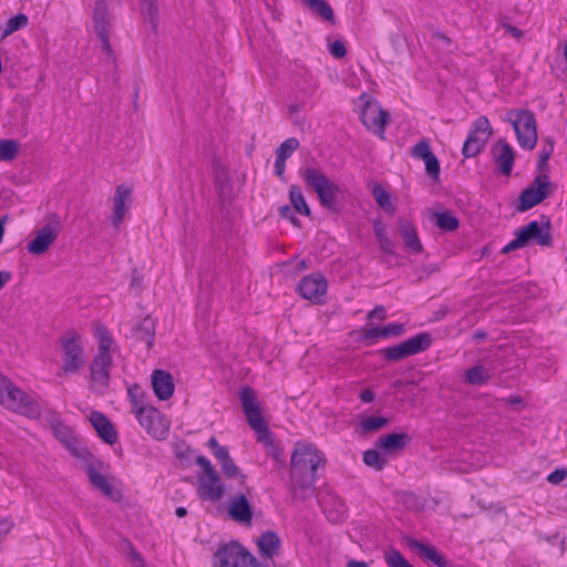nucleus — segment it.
<instances>
[{
	"instance_id": "obj_8",
	"label": "nucleus",
	"mask_w": 567,
	"mask_h": 567,
	"mask_svg": "<svg viewBox=\"0 0 567 567\" xmlns=\"http://www.w3.org/2000/svg\"><path fill=\"white\" fill-rule=\"evenodd\" d=\"M432 344V337L427 332H421L393 347L381 350L383 358L388 361H400L408 357L427 350Z\"/></svg>"
},
{
	"instance_id": "obj_51",
	"label": "nucleus",
	"mask_w": 567,
	"mask_h": 567,
	"mask_svg": "<svg viewBox=\"0 0 567 567\" xmlns=\"http://www.w3.org/2000/svg\"><path fill=\"white\" fill-rule=\"evenodd\" d=\"M553 152V145H549L548 148L542 150L539 153V158L537 163V169L539 174H546L545 169L547 168V162L551 155Z\"/></svg>"
},
{
	"instance_id": "obj_24",
	"label": "nucleus",
	"mask_w": 567,
	"mask_h": 567,
	"mask_svg": "<svg viewBox=\"0 0 567 567\" xmlns=\"http://www.w3.org/2000/svg\"><path fill=\"white\" fill-rule=\"evenodd\" d=\"M411 442V437L406 433H390L379 436L375 446L386 454H394L405 449Z\"/></svg>"
},
{
	"instance_id": "obj_31",
	"label": "nucleus",
	"mask_w": 567,
	"mask_h": 567,
	"mask_svg": "<svg viewBox=\"0 0 567 567\" xmlns=\"http://www.w3.org/2000/svg\"><path fill=\"white\" fill-rule=\"evenodd\" d=\"M489 379V370L482 364H476L465 371V381L472 385H483L487 383Z\"/></svg>"
},
{
	"instance_id": "obj_4",
	"label": "nucleus",
	"mask_w": 567,
	"mask_h": 567,
	"mask_svg": "<svg viewBox=\"0 0 567 567\" xmlns=\"http://www.w3.org/2000/svg\"><path fill=\"white\" fill-rule=\"evenodd\" d=\"M542 218L546 219L543 224H539L537 220H533L528 223L526 226L516 230V238L509 241L507 245H505L502 248V252L508 254L511 251L525 247L530 241H535L536 244L543 247H550L553 240L549 233V220L544 216Z\"/></svg>"
},
{
	"instance_id": "obj_41",
	"label": "nucleus",
	"mask_w": 567,
	"mask_h": 567,
	"mask_svg": "<svg viewBox=\"0 0 567 567\" xmlns=\"http://www.w3.org/2000/svg\"><path fill=\"white\" fill-rule=\"evenodd\" d=\"M19 145L13 140L0 141V161H12L18 155Z\"/></svg>"
},
{
	"instance_id": "obj_50",
	"label": "nucleus",
	"mask_w": 567,
	"mask_h": 567,
	"mask_svg": "<svg viewBox=\"0 0 567 567\" xmlns=\"http://www.w3.org/2000/svg\"><path fill=\"white\" fill-rule=\"evenodd\" d=\"M404 330L405 329L403 323H389L382 327V333H384V338L401 336Z\"/></svg>"
},
{
	"instance_id": "obj_35",
	"label": "nucleus",
	"mask_w": 567,
	"mask_h": 567,
	"mask_svg": "<svg viewBox=\"0 0 567 567\" xmlns=\"http://www.w3.org/2000/svg\"><path fill=\"white\" fill-rule=\"evenodd\" d=\"M363 463L374 468L375 471H381L386 464V457L383 456L380 452V449L375 446V449H370L363 452Z\"/></svg>"
},
{
	"instance_id": "obj_19",
	"label": "nucleus",
	"mask_w": 567,
	"mask_h": 567,
	"mask_svg": "<svg viewBox=\"0 0 567 567\" xmlns=\"http://www.w3.org/2000/svg\"><path fill=\"white\" fill-rule=\"evenodd\" d=\"M131 193L132 189L124 184L118 185L115 189L113 197V215L111 219L115 229L120 228L128 210L127 203L130 202Z\"/></svg>"
},
{
	"instance_id": "obj_22",
	"label": "nucleus",
	"mask_w": 567,
	"mask_h": 567,
	"mask_svg": "<svg viewBox=\"0 0 567 567\" xmlns=\"http://www.w3.org/2000/svg\"><path fill=\"white\" fill-rule=\"evenodd\" d=\"M90 422L99 436L107 444H114L117 441V432L111 421L101 412L93 411L90 414Z\"/></svg>"
},
{
	"instance_id": "obj_36",
	"label": "nucleus",
	"mask_w": 567,
	"mask_h": 567,
	"mask_svg": "<svg viewBox=\"0 0 567 567\" xmlns=\"http://www.w3.org/2000/svg\"><path fill=\"white\" fill-rule=\"evenodd\" d=\"M256 437L258 442L264 443L266 454L274 457L275 460H279L280 457V449L275 444L271 433L266 425L265 434L260 432H256Z\"/></svg>"
},
{
	"instance_id": "obj_5",
	"label": "nucleus",
	"mask_w": 567,
	"mask_h": 567,
	"mask_svg": "<svg viewBox=\"0 0 567 567\" xmlns=\"http://www.w3.org/2000/svg\"><path fill=\"white\" fill-rule=\"evenodd\" d=\"M507 121L512 123L517 142L524 150L532 151L537 144V126L534 113L527 110H511Z\"/></svg>"
},
{
	"instance_id": "obj_60",
	"label": "nucleus",
	"mask_w": 567,
	"mask_h": 567,
	"mask_svg": "<svg viewBox=\"0 0 567 567\" xmlns=\"http://www.w3.org/2000/svg\"><path fill=\"white\" fill-rule=\"evenodd\" d=\"M285 169H286V159H282L281 157H276L275 162V173L278 177L284 178L285 176Z\"/></svg>"
},
{
	"instance_id": "obj_47",
	"label": "nucleus",
	"mask_w": 567,
	"mask_h": 567,
	"mask_svg": "<svg viewBox=\"0 0 567 567\" xmlns=\"http://www.w3.org/2000/svg\"><path fill=\"white\" fill-rule=\"evenodd\" d=\"M425 164V171L432 181L437 182L440 178L441 166L437 157L433 154L423 161Z\"/></svg>"
},
{
	"instance_id": "obj_18",
	"label": "nucleus",
	"mask_w": 567,
	"mask_h": 567,
	"mask_svg": "<svg viewBox=\"0 0 567 567\" xmlns=\"http://www.w3.org/2000/svg\"><path fill=\"white\" fill-rule=\"evenodd\" d=\"M89 482L95 489L100 491L103 495L109 498L114 496V487L109 482L106 476L101 473L102 462L94 460L87 461L84 465Z\"/></svg>"
},
{
	"instance_id": "obj_6",
	"label": "nucleus",
	"mask_w": 567,
	"mask_h": 567,
	"mask_svg": "<svg viewBox=\"0 0 567 567\" xmlns=\"http://www.w3.org/2000/svg\"><path fill=\"white\" fill-rule=\"evenodd\" d=\"M0 404L8 410L28 417H39L40 415L38 404L11 380H9L8 384L2 389Z\"/></svg>"
},
{
	"instance_id": "obj_42",
	"label": "nucleus",
	"mask_w": 567,
	"mask_h": 567,
	"mask_svg": "<svg viewBox=\"0 0 567 567\" xmlns=\"http://www.w3.org/2000/svg\"><path fill=\"white\" fill-rule=\"evenodd\" d=\"M299 141L296 137H290L284 141L276 150V157L287 159L291 154L299 148Z\"/></svg>"
},
{
	"instance_id": "obj_1",
	"label": "nucleus",
	"mask_w": 567,
	"mask_h": 567,
	"mask_svg": "<svg viewBox=\"0 0 567 567\" xmlns=\"http://www.w3.org/2000/svg\"><path fill=\"white\" fill-rule=\"evenodd\" d=\"M323 455L309 443H297L290 460V491L295 498L312 497L317 471L324 464Z\"/></svg>"
},
{
	"instance_id": "obj_48",
	"label": "nucleus",
	"mask_w": 567,
	"mask_h": 567,
	"mask_svg": "<svg viewBox=\"0 0 567 567\" xmlns=\"http://www.w3.org/2000/svg\"><path fill=\"white\" fill-rule=\"evenodd\" d=\"M403 504L410 509L419 511L423 508V501L412 492L402 495Z\"/></svg>"
},
{
	"instance_id": "obj_16",
	"label": "nucleus",
	"mask_w": 567,
	"mask_h": 567,
	"mask_svg": "<svg viewBox=\"0 0 567 567\" xmlns=\"http://www.w3.org/2000/svg\"><path fill=\"white\" fill-rule=\"evenodd\" d=\"M404 542L410 550L416 553L424 561L437 567H450L449 561L435 547L424 544L413 537H405Z\"/></svg>"
},
{
	"instance_id": "obj_49",
	"label": "nucleus",
	"mask_w": 567,
	"mask_h": 567,
	"mask_svg": "<svg viewBox=\"0 0 567 567\" xmlns=\"http://www.w3.org/2000/svg\"><path fill=\"white\" fill-rule=\"evenodd\" d=\"M278 212L281 218L289 220L293 226L298 228L301 227L300 220L296 217L289 205L279 207Z\"/></svg>"
},
{
	"instance_id": "obj_38",
	"label": "nucleus",
	"mask_w": 567,
	"mask_h": 567,
	"mask_svg": "<svg viewBox=\"0 0 567 567\" xmlns=\"http://www.w3.org/2000/svg\"><path fill=\"white\" fill-rule=\"evenodd\" d=\"M213 171L216 184L221 192L230 189V179L225 165L220 161H214Z\"/></svg>"
},
{
	"instance_id": "obj_32",
	"label": "nucleus",
	"mask_w": 567,
	"mask_h": 567,
	"mask_svg": "<svg viewBox=\"0 0 567 567\" xmlns=\"http://www.w3.org/2000/svg\"><path fill=\"white\" fill-rule=\"evenodd\" d=\"M289 200L296 213L303 216L310 215V208L305 199L301 188L298 185H291L289 188Z\"/></svg>"
},
{
	"instance_id": "obj_40",
	"label": "nucleus",
	"mask_w": 567,
	"mask_h": 567,
	"mask_svg": "<svg viewBox=\"0 0 567 567\" xmlns=\"http://www.w3.org/2000/svg\"><path fill=\"white\" fill-rule=\"evenodd\" d=\"M389 423V419L383 416H367L360 425L364 433H373L382 429Z\"/></svg>"
},
{
	"instance_id": "obj_44",
	"label": "nucleus",
	"mask_w": 567,
	"mask_h": 567,
	"mask_svg": "<svg viewBox=\"0 0 567 567\" xmlns=\"http://www.w3.org/2000/svg\"><path fill=\"white\" fill-rule=\"evenodd\" d=\"M384 560L389 567H413L396 549L386 551L384 554Z\"/></svg>"
},
{
	"instance_id": "obj_28",
	"label": "nucleus",
	"mask_w": 567,
	"mask_h": 567,
	"mask_svg": "<svg viewBox=\"0 0 567 567\" xmlns=\"http://www.w3.org/2000/svg\"><path fill=\"white\" fill-rule=\"evenodd\" d=\"M143 20L156 32L159 22L158 0H138Z\"/></svg>"
},
{
	"instance_id": "obj_55",
	"label": "nucleus",
	"mask_w": 567,
	"mask_h": 567,
	"mask_svg": "<svg viewBox=\"0 0 567 567\" xmlns=\"http://www.w3.org/2000/svg\"><path fill=\"white\" fill-rule=\"evenodd\" d=\"M207 445L209 446L212 453L216 458H218L220 455L228 451L227 447L219 445L216 437L214 436H212L208 440Z\"/></svg>"
},
{
	"instance_id": "obj_15",
	"label": "nucleus",
	"mask_w": 567,
	"mask_h": 567,
	"mask_svg": "<svg viewBox=\"0 0 567 567\" xmlns=\"http://www.w3.org/2000/svg\"><path fill=\"white\" fill-rule=\"evenodd\" d=\"M491 153L498 172L504 176H509L512 174L515 159V152L513 147L502 138L492 146Z\"/></svg>"
},
{
	"instance_id": "obj_9",
	"label": "nucleus",
	"mask_w": 567,
	"mask_h": 567,
	"mask_svg": "<svg viewBox=\"0 0 567 567\" xmlns=\"http://www.w3.org/2000/svg\"><path fill=\"white\" fill-rule=\"evenodd\" d=\"M551 192V184L547 174H538L533 182L519 195L515 210L524 213L544 199H546Z\"/></svg>"
},
{
	"instance_id": "obj_29",
	"label": "nucleus",
	"mask_w": 567,
	"mask_h": 567,
	"mask_svg": "<svg viewBox=\"0 0 567 567\" xmlns=\"http://www.w3.org/2000/svg\"><path fill=\"white\" fill-rule=\"evenodd\" d=\"M93 20L95 32L109 31V7L105 0H95L93 8Z\"/></svg>"
},
{
	"instance_id": "obj_37",
	"label": "nucleus",
	"mask_w": 567,
	"mask_h": 567,
	"mask_svg": "<svg viewBox=\"0 0 567 567\" xmlns=\"http://www.w3.org/2000/svg\"><path fill=\"white\" fill-rule=\"evenodd\" d=\"M372 194L380 207H382L386 213L394 214L395 208L391 203V197L386 189L381 185L375 184L373 186Z\"/></svg>"
},
{
	"instance_id": "obj_7",
	"label": "nucleus",
	"mask_w": 567,
	"mask_h": 567,
	"mask_svg": "<svg viewBox=\"0 0 567 567\" xmlns=\"http://www.w3.org/2000/svg\"><path fill=\"white\" fill-rule=\"evenodd\" d=\"M492 134L493 128L488 118L485 115L476 118L473 122L468 135L463 144V156L465 158L477 156L485 148Z\"/></svg>"
},
{
	"instance_id": "obj_25",
	"label": "nucleus",
	"mask_w": 567,
	"mask_h": 567,
	"mask_svg": "<svg viewBox=\"0 0 567 567\" xmlns=\"http://www.w3.org/2000/svg\"><path fill=\"white\" fill-rule=\"evenodd\" d=\"M155 332V321L150 316H146L132 328V338L136 341L144 342L146 348L151 349L154 344Z\"/></svg>"
},
{
	"instance_id": "obj_26",
	"label": "nucleus",
	"mask_w": 567,
	"mask_h": 567,
	"mask_svg": "<svg viewBox=\"0 0 567 567\" xmlns=\"http://www.w3.org/2000/svg\"><path fill=\"white\" fill-rule=\"evenodd\" d=\"M399 231L404 241L405 247L414 254H420L423 250L422 244L419 239L416 230L411 221L405 218L399 220Z\"/></svg>"
},
{
	"instance_id": "obj_21",
	"label": "nucleus",
	"mask_w": 567,
	"mask_h": 567,
	"mask_svg": "<svg viewBox=\"0 0 567 567\" xmlns=\"http://www.w3.org/2000/svg\"><path fill=\"white\" fill-rule=\"evenodd\" d=\"M228 514L235 522L250 525L254 512L247 497L244 494H238L230 499Z\"/></svg>"
},
{
	"instance_id": "obj_30",
	"label": "nucleus",
	"mask_w": 567,
	"mask_h": 567,
	"mask_svg": "<svg viewBox=\"0 0 567 567\" xmlns=\"http://www.w3.org/2000/svg\"><path fill=\"white\" fill-rule=\"evenodd\" d=\"M217 461L220 464L223 473L227 477H229V478L239 477L240 485L246 484L247 476L240 472L239 467L235 464L234 460L230 457L228 451L225 452L223 455H220L217 458Z\"/></svg>"
},
{
	"instance_id": "obj_57",
	"label": "nucleus",
	"mask_w": 567,
	"mask_h": 567,
	"mask_svg": "<svg viewBox=\"0 0 567 567\" xmlns=\"http://www.w3.org/2000/svg\"><path fill=\"white\" fill-rule=\"evenodd\" d=\"M566 476H567V470L558 468V470H555L554 472H551L547 476V481L551 484H558V483L563 482Z\"/></svg>"
},
{
	"instance_id": "obj_33",
	"label": "nucleus",
	"mask_w": 567,
	"mask_h": 567,
	"mask_svg": "<svg viewBox=\"0 0 567 567\" xmlns=\"http://www.w3.org/2000/svg\"><path fill=\"white\" fill-rule=\"evenodd\" d=\"M310 10L317 12L326 21L334 24V13L330 4L324 0H301Z\"/></svg>"
},
{
	"instance_id": "obj_23",
	"label": "nucleus",
	"mask_w": 567,
	"mask_h": 567,
	"mask_svg": "<svg viewBox=\"0 0 567 567\" xmlns=\"http://www.w3.org/2000/svg\"><path fill=\"white\" fill-rule=\"evenodd\" d=\"M152 385L155 395L162 401L169 399L175 389L172 374L159 369L152 373Z\"/></svg>"
},
{
	"instance_id": "obj_58",
	"label": "nucleus",
	"mask_w": 567,
	"mask_h": 567,
	"mask_svg": "<svg viewBox=\"0 0 567 567\" xmlns=\"http://www.w3.org/2000/svg\"><path fill=\"white\" fill-rule=\"evenodd\" d=\"M136 391H138L137 386L128 389V395L131 398L132 405L134 408V412L137 410V406H145L141 399L137 398Z\"/></svg>"
},
{
	"instance_id": "obj_52",
	"label": "nucleus",
	"mask_w": 567,
	"mask_h": 567,
	"mask_svg": "<svg viewBox=\"0 0 567 567\" xmlns=\"http://www.w3.org/2000/svg\"><path fill=\"white\" fill-rule=\"evenodd\" d=\"M329 52L334 58L341 59L347 54V49L341 40H336L330 44Z\"/></svg>"
},
{
	"instance_id": "obj_43",
	"label": "nucleus",
	"mask_w": 567,
	"mask_h": 567,
	"mask_svg": "<svg viewBox=\"0 0 567 567\" xmlns=\"http://www.w3.org/2000/svg\"><path fill=\"white\" fill-rule=\"evenodd\" d=\"M375 236H377L378 243L380 245V249L385 254L393 255L394 254V244L388 237L386 231L382 226H379V225L375 226Z\"/></svg>"
},
{
	"instance_id": "obj_11",
	"label": "nucleus",
	"mask_w": 567,
	"mask_h": 567,
	"mask_svg": "<svg viewBox=\"0 0 567 567\" xmlns=\"http://www.w3.org/2000/svg\"><path fill=\"white\" fill-rule=\"evenodd\" d=\"M240 402L243 411L247 417V422L255 432L265 434L266 422L262 417L256 392L252 388L246 385L240 390Z\"/></svg>"
},
{
	"instance_id": "obj_20",
	"label": "nucleus",
	"mask_w": 567,
	"mask_h": 567,
	"mask_svg": "<svg viewBox=\"0 0 567 567\" xmlns=\"http://www.w3.org/2000/svg\"><path fill=\"white\" fill-rule=\"evenodd\" d=\"M111 365V354L96 353L90 367L92 381L102 388H106L110 382Z\"/></svg>"
},
{
	"instance_id": "obj_53",
	"label": "nucleus",
	"mask_w": 567,
	"mask_h": 567,
	"mask_svg": "<svg viewBox=\"0 0 567 567\" xmlns=\"http://www.w3.org/2000/svg\"><path fill=\"white\" fill-rule=\"evenodd\" d=\"M97 37L100 38L102 42V50L107 54L109 58L113 59L114 53L111 47L110 38H109V31L103 32H96Z\"/></svg>"
},
{
	"instance_id": "obj_2",
	"label": "nucleus",
	"mask_w": 567,
	"mask_h": 567,
	"mask_svg": "<svg viewBox=\"0 0 567 567\" xmlns=\"http://www.w3.org/2000/svg\"><path fill=\"white\" fill-rule=\"evenodd\" d=\"M301 176L305 183L316 192L321 206L332 213L339 212L337 200L341 193L339 185L329 179L322 171L312 167L305 168Z\"/></svg>"
},
{
	"instance_id": "obj_10",
	"label": "nucleus",
	"mask_w": 567,
	"mask_h": 567,
	"mask_svg": "<svg viewBox=\"0 0 567 567\" xmlns=\"http://www.w3.org/2000/svg\"><path fill=\"white\" fill-rule=\"evenodd\" d=\"M135 416L146 432L156 440H165L168 435V423L163 414L153 406H137Z\"/></svg>"
},
{
	"instance_id": "obj_45",
	"label": "nucleus",
	"mask_w": 567,
	"mask_h": 567,
	"mask_svg": "<svg viewBox=\"0 0 567 567\" xmlns=\"http://www.w3.org/2000/svg\"><path fill=\"white\" fill-rule=\"evenodd\" d=\"M434 153L431 151V145L429 140L423 138L419 141L411 150V155L415 158L426 159L432 156Z\"/></svg>"
},
{
	"instance_id": "obj_13",
	"label": "nucleus",
	"mask_w": 567,
	"mask_h": 567,
	"mask_svg": "<svg viewBox=\"0 0 567 567\" xmlns=\"http://www.w3.org/2000/svg\"><path fill=\"white\" fill-rule=\"evenodd\" d=\"M388 113L378 103L365 100L360 113L362 124L379 137L384 138Z\"/></svg>"
},
{
	"instance_id": "obj_27",
	"label": "nucleus",
	"mask_w": 567,
	"mask_h": 567,
	"mask_svg": "<svg viewBox=\"0 0 567 567\" xmlns=\"http://www.w3.org/2000/svg\"><path fill=\"white\" fill-rule=\"evenodd\" d=\"M281 542L277 533L267 530L260 535L257 540V546L260 555L267 558L274 557V555L280 548Z\"/></svg>"
},
{
	"instance_id": "obj_61",
	"label": "nucleus",
	"mask_w": 567,
	"mask_h": 567,
	"mask_svg": "<svg viewBox=\"0 0 567 567\" xmlns=\"http://www.w3.org/2000/svg\"><path fill=\"white\" fill-rule=\"evenodd\" d=\"M370 319H379L384 320L385 319V309L383 306H377L373 310H371L368 315Z\"/></svg>"
},
{
	"instance_id": "obj_34",
	"label": "nucleus",
	"mask_w": 567,
	"mask_h": 567,
	"mask_svg": "<svg viewBox=\"0 0 567 567\" xmlns=\"http://www.w3.org/2000/svg\"><path fill=\"white\" fill-rule=\"evenodd\" d=\"M432 217L435 225L444 231H454L460 226L458 219L451 212L434 213Z\"/></svg>"
},
{
	"instance_id": "obj_64",
	"label": "nucleus",
	"mask_w": 567,
	"mask_h": 567,
	"mask_svg": "<svg viewBox=\"0 0 567 567\" xmlns=\"http://www.w3.org/2000/svg\"><path fill=\"white\" fill-rule=\"evenodd\" d=\"M12 274L7 270L0 271V290L11 280Z\"/></svg>"
},
{
	"instance_id": "obj_59",
	"label": "nucleus",
	"mask_w": 567,
	"mask_h": 567,
	"mask_svg": "<svg viewBox=\"0 0 567 567\" xmlns=\"http://www.w3.org/2000/svg\"><path fill=\"white\" fill-rule=\"evenodd\" d=\"M364 338L367 339H377L384 338V333H382V327H372L364 332Z\"/></svg>"
},
{
	"instance_id": "obj_17",
	"label": "nucleus",
	"mask_w": 567,
	"mask_h": 567,
	"mask_svg": "<svg viewBox=\"0 0 567 567\" xmlns=\"http://www.w3.org/2000/svg\"><path fill=\"white\" fill-rule=\"evenodd\" d=\"M197 493L202 499L210 502H218L223 498L225 488L217 472L214 473V476L209 474L198 478Z\"/></svg>"
},
{
	"instance_id": "obj_12",
	"label": "nucleus",
	"mask_w": 567,
	"mask_h": 567,
	"mask_svg": "<svg viewBox=\"0 0 567 567\" xmlns=\"http://www.w3.org/2000/svg\"><path fill=\"white\" fill-rule=\"evenodd\" d=\"M61 229L60 220L53 215L50 221L37 230L34 238L27 245L28 252L42 255L56 240Z\"/></svg>"
},
{
	"instance_id": "obj_14",
	"label": "nucleus",
	"mask_w": 567,
	"mask_h": 567,
	"mask_svg": "<svg viewBox=\"0 0 567 567\" xmlns=\"http://www.w3.org/2000/svg\"><path fill=\"white\" fill-rule=\"evenodd\" d=\"M327 281L321 274H311L298 284V292L302 298L319 303L327 293Z\"/></svg>"
},
{
	"instance_id": "obj_63",
	"label": "nucleus",
	"mask_w": 567,
	"mask_h": 567,
	"mask_svg": "<svg viewBox=\"0 0 567 567\" xmlns=\"http://www.w3.org/2000/svg\"><path fill=\"white\" fill-rule=\"evenodd\" d=\"M13 524L8 519L0 520V534L1 538H3L7 534L10 533Z\"/></svg>"
},
{
	"instance_id": "obj_54",
	"label": "nucleus",
	"mask_w": 567,
	"mask_h": 567,
	"mask_svg": "<svg viewBox=\"0 0 567 567\" xmlns=\"http://www.w3.org/2000/svg\"><path fill=\"white\" fill-rule=\"evenodd\" d=\"M196 464L203 470L204 474L203 475H209L212 474V476H214V473L216 472L215 468L212 466L209 460L204 456V455H200V456H197L196 458Z\"/></svg>"
},
{
	"instance_id": "obj_3",
	"label": "nucleus",
	"mask_w": 567,
	"mask_h": 567,
	"mask_svg": "<svg viewBox=\"0 0 567 567\" xmlns=\"http://www.w3.org/2000/svg\"><path fill=\"white\" fill-rule=\"evenodd\" d=\"M59 348L62 361L61 372L64 374L79 373L86 362L80 333L66 331L59 339Z\"/></svg>"
},
{
	"instance_id": "obj_62",
	"label": "nucleus",
	"mask_w": 567,
	"mask_h": 567,
	"mask_svg": "<svg viewBox=\"0 0 567 567\" xmlns=\"http://www.w3.org/2000/svg\"><path fill=\"white\" fill-rule=\"evenodd\" d=\"M503 28L505 29V31L507 33L512 34L515 39H520L523 37L522 30H519L518 28H516L514 25L504 23Z\"/></svg>"
},
{
	"instance_id": "obj_39",
	"label": "nucleus",
	"mask_w": 567,
	"mask_h": 567,
	"mask_svg": "<svg viewBox=\"0 0 567 567\" xmlns=\"http://www.w3.org/2000/svg\"><path fill=\"white\" fill-rule=\"evenodd\" d=\"M95 330V334L99 341L97 353L110 354V348L113 343L112 336L110 334L109 330L102 324H97Z\"/></svg>"
},
{
	"instance_id": "obj_56",
	"label": "nucleus",
	"mask_w": 567,
	"mask_h": 567,
	"mask_svg": "<svg viewBox=\"0 0 567 567\" xmlns=\"http://www.w3.org/2000/svg\"><path fill=\"white\" fill-rule=\"evenodd\" d=\"M126 545L128 548L130 558L136 565V567H145L142 556L137 553L134 546L130 542H127Z\"/></svg>"
},
{
	"instance_id": "obj_46",
	"label": "nucleus",
	"mask_w": 567,
	"mask_h": 567,
	"mask_svg": "<svg viewBox=\"0 0 567 567\" xmlns=\"http://www.w3.org/2000/svg\"><path fill=\"white\" fill-rule=\"evenodd\" d=\"M29 19L24 13H18L17 16L10 18L6 23V29L10 34L13 32L23 29L28 25Z\"/></svg>"
}]
</instances>
